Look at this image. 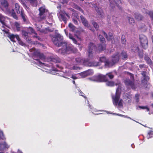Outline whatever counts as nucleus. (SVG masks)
I'll return each instance as SVG.
<instances>
[{
	"instance_id": "obj_14",
	"label": "nucleus",
	"mask_w": 153,
	"mask_h": 153,
	"mask_svg": "<svg viewBox=\"0 0 153 153\" xmlns=\"http://www.w3.org/2000/svg\"><path fill=\"white\" fill-rule=\"evenodd\" d=\"M93 74L92 70H88L81 73L82 78L85 77L87 76L92 75Z\"/></svg>"
},
{
	"instance_id": "obj_53",
	"label": "nucleus",
	"mask_w": 153,
	"mask_h": 153,
	"mask_svg": "<svg viewBox=\"0 0 153 153\" xmlns=\"http://www.w3.org/2000/svg\"><path fill=\"white\" fill-rule=\"evenodd\" d=\"M82 94L83 93H81L80 92V94H79V95H81V96H83L85 98V97H84L83 95H82Z\"/></svg>"
},
{
	"instance_id": "obj_17",
	"label": "nucleus",
	"mask_w": 153,
	"mask_h": 153,
	"mask_svg": "<svg viewBox=\"0 0 153 153\" xmlns=\"http://www.w3.org/2000/svg\"><path fill=\"white\" fill-rule=\"evenodd\" d=\"M80 18L82 20V22L84 26L85 27H87L88 28H89V29H90V28L89 27V24H88L87 21L85 19V18H84L82 16H81Z\"/></svg>"
},
{
	"instance_id": "obj_25",
	"label": "nucleus",
	"mask_w": 153,
	"mask_h": 153,
	"mask_svg": "<svg viewBox=\"0 0 153 153\" xmlns=\"http://www.w3.org/2000/svg\"><path fill=\"white\" fill-rule=\"evenodd\" d=\"M125 84L128 85H130L131 88L133 87L134 83L132 82L131 81L129 80L125 81Z\"/></svg>"
},
{
	"instance_id": "obj_40",
	"label": "nucleus",
	"mask_w": 153,
	"mask_h": 153,
	"mask_svg": "<svg viewBox=\"0 0 153 153\" xmlns=\"http://www.w3.org/2000/svg\"><path fill=\"white\" fill-rule=\"evenodd\" d=\"M106 76H108V77L110 78V79H112L114 77V76L111 73H109L107 74L106 75H105Z\"/></svg>"
},
{
	"instance_id": "obj_50",
	"label": "nucleus",
	"mask_w": 153,
	"mask_h": 153,
	"mask_svg": "<svg viewBox=\"0 0 153 153\" xmlns=\"http://www.w3.org/2000/svg\"><path fill=\"white\" fill-rule=\"evenodd\" d=\"M22 33L25 36H27L28 34V33H27L25 31H23L22 32Z\"/></svg>"
},
{
	"instance_id": "obj_39",
	"label": "nucleus",
	"mask_w": 153,
	"mask_h": 153,
	"mask_svg": "<svg viewBox=\"0 0 153 153\" xmlns=\"http://www.w3.org/2000/svg\"><path fill=\"white\" fill-rule=\"evenodd\" d=\"M15 10L18 13V11H19V5L18 4H15Z\"/></svg>"
},
{
	"instance_id": "obj_21",
	"label": "nucleus",
	"mask_w": 153,
	"mask_h": 153,
	"mask_svg": "<svg viewBox=\"0 0 153 153\" xmlns=\"http://www.w3.org/2000/svg\"><path fill=\"white\" fill-rule=\"evenodd\" d=\"M100 61L101 62H104V65L105 66H109V62L108 60H106L105 57H101L100 59Z\"/></svg>"
},
{
	"instance_id": "obj_58",
	"label": "nucleus",
	"mask_w": 153,
	"mask_h": 153,
	"mask_svg": "<svg viewBox=\"0 0 153 153\" xmlns=\"http://www.w3.org/2000/svg\"><path fill=\"white\" fill-rule=\"evenodd\" d=\"M117 3H120V0H117Z\"/></svg>"
},
{
	"instance_id": "obj_61",
	"label": "nucleus",
	"mask_w": 153,
	"mask_h": 153,
	"mask_svg": "<svg viewBox=\"0 0 153 153\" xmlns=\"http://www.w3.org/2000/svg\"><path fill=\"white\" fill-rule=\"evenodd\" d=\"M65 30V33L66 34V35H67V33L66 32V30Z\"/></svg>"
},
{
	"instance_id": "obj_33",
	"label": "nucleus",
	"mask_w": 153,
	"mask_h": 153,
	"mask_svg": "<svg viewBox=\"0 0 153 153\" xmlns=\"http://www.w3.org/2000/svg\"><path fill=\"white\" fill-rule=\"evenodd\" d=\"M139 108L143 109H146L148 111H149V108L147 106H139Z\"/></svg>"
},
{
	"instance_id": "obj_45",
	"label": "nucleus",
	"mask_w": 153,
	"mask_h": 153,
	"mask_svg": "<svg viewBox=\"0 0 153 153\" xmlns=\"http://www.w3.org/2000/svg\"><path fill=\"white\" fill-rule=\"evenodd\" d=\"M135 17L138 20H141L142 18V16L140 14H138V15L136 16H135Z\"/></svg>"
},
{
	"instance_id": "obj_16",
	"label": "nucleus",
	"mask_w": 153,
	"mask_h": 153,
	"mask_svg": "<svg viewBox=\"0 0 153 153\" xmlns=\"http://www.w3.org/2000/svg\"><path fill=\"white\" fill-rule=\"evenodd\" d=\"M66 67L68 69L71 70H78L80 69V68L78 67L75 66L71 65L70 64H67Z\"/></svg>"
},
{
	"instance_id": "obj_52",
	"label": "nucleus",
	"mask_w": 153,
	"mask_h": 153,
	"mask_svg": "<svg viewBox=\"0 0 153 153\" xmlns=\"http://www.w3.org/2000/svg\"><path fill=\"white\" fill-rule=\"evenodd\" d=\"M65 72H66V73L67 75L68 76H71V74L70 72H69V71L68 72L67 71H66Z\"/></svg>"
},
{
	"instance_id": "obj_56",
	"label": "nucleus",
	"mask_w": 153,
	"mask_h": 153,
	"mask_svg": "<svg viewBox=\"0 0 153 153\" xmlns=\"http://www.w3.org/2000/svg\"><path fill=\"white\" fill-rule=\"evenodd\" d=\"M78 39L80 40L81 41L82 40V39H81V38L77 36V37Z\"/></svg>"
},
{
	"instance_id": "obj_54",
	"label": "nucleus",
	"mask_w": 153,
	"mask_h": 153,
	"mask_svg": "<svg viewBox=\"0 0 153 153\" xmlns=\"http://www.w3.org/2000/svg\"><path fill=\"white\" fill-rule=\"evenodd\" d=\"M130 76L131 77V78L133 79V75L132 74H130Z\"/></svg>"
},
{
	"instance_id": "obj_5",
	"label": "nucleus",
	"mask_w": 153,
	"mask_h": 153,
	"mask_svg": "<svg viewBox=\"0 0 153 153\" xmlns=\"http://www.w3.org/2000/svg\"><path fill=\"white\" fill-rule=\"evenodd\" d=\"M140 39L142 47L145 49L148 46V40L146 37L143 35L141 36Z\"/></svg>"
},
{
	"instance_id": "obj_2",
	"label": "nucleus",
	"mask_w": 153,
	"mask_h": 153,
	"mask_svg": "<svg viewBox=\"0 0 153 153\" xmlns=\"http://www.w3.org/2000/svg\"><path fill=\"white\" fill-rule=\"evenodd\" d=\"M119 87L116 89V94L112 96L113 103L114 105L120 108L123 106V100L120 99V85H119Z\"/></svg>"
},
{
	"instance_id": "obj_41",
	"label": "nucleus",
	"mask_w": 153,
	"mask_h": 153,
	"mask_svg": "<svg viewBox=\"0 0 153 153\" xmlns=\"http://www.w3.org/2000/svg\"><path fill=\"white\" fill-rule=\"evenodd\" d=\"M114 114V115H118V116H121V117H125L127 118L130 119H131V118L130 117H127L126 116H125V115H122V114H114H114Z\"/></svg>"
},
{
	"instance_id": "obj_60",
	"label": "nucleus",
	"mask_w": 153,
	"mask_h": 153,
	"mask_svg": "<svg viewBox=\"0 0 153 153\" xmlns=\"http://www.w3.org/2000/svg\"><path fill=\"white\" fill-rule=\"evenodd\" d=\"M139 66H140V68H142V66H142V65H139Z\"/></svg>"
},
{
	"instance_id": "obj_63",
	"label": "nucleus",
	"mask_w": 153,
	"mask_h": 153,
	"mask_svg": "<svg viewBox=\"0 0 153 153\" xmlns=\"http://www.w3.org/2000/svg\"><path fill=\"white\" fill-rule=\"evenodd\" d=\"M73 83L74 84H75V82L74 81H73Z\"/></svg>"
},
{
	"instance_id": "obj_29",
	"label": "nucleus",
	"mask_w": 153,
	"mask_h": 153,
	"mask_svg": "<svg viewBox=\"0 0 153 153\" xmlns=\"http://www.w3.org/2000/svg\"><path fill=\"white\" fill-rule=\"evenodd\" d=\"M69 38L70 39H71L73 42L75 44H76L77 41L74 38L73 36L71 34L69 33L68 36Z\"/></svg>"
},
{
	"instance_id": "obj_55",
	"label": "nucleus",
	"mask_w": 153,
	"mask_h": 153,
	"mask_svg": "<svg viewBox=\"0 0 153 153\" xmlns=\"http://www.w3.org/2000/svg\"><path fill=\"white\" fill-rule=\"evenodd\" d=\"M78 45H79V48L80 49H81L82 48V46L81 45H80L79 44H78Z\"/></svg>"
},
{
	"instance_id": "obj_12",
	"label": "nucleus",
	"mask_w": 153,
	"mask_h": 153,
	"mask_svg": "<svg viewBox=\"0 0 153 153\" xmlns=\"http://www.w3.org/2000/svg\"><path fill=\"white\" fill-rule=\"evenodd\" d=\"M8 37L10 39V40L13 42H16L17 40L18 42L19 41V37L18 35L12 34L9 35Z\"/></svg>"
},
{
	"instance_id": "obj_7",
	"label": "nucleus",
	"mask_w": 153,
	"mask_h": 153,
	"mask_svg": "<svg viewBox=\"0 0 153 153\" xmlns=\"http://www.w3.org/2000/svg\"><path fill=\"white\" fill-rule=\"evenodd\" d=\"M66 16L69 18L68 15L64 11H60L59 13V15H58L59 18L60 19H62L65 23H66Z\"/></svg>"
},
{
	"instance_id": "obj_46",
	"label": "nucleus",
	"mask_w": 153,
	"mask_h": 153,
	"mask_svg": "<svg viewBox=\"0 0 153 153\" xmlns=\"http://www.w3.org/2000/svg\"><path fill=\"white\" fill-rule=\"evenodd\" d=\"M59 1L63 4H66L68 2V1L67 0H59Z\"/></svg>"
},
{
	"instance_id": "obj_34",
	"label": "nucleus",
	"mask_w": 153,
	"mask_h": 153,
	"mask_svg": "<svg viewBox=\"0 0 153 153\" xmlns=\"http://www.w3.org/2000/svg\"><path fill=\"white\" fill-rule=\"evenodd\" d=\"M21 15L23 21L25 22L26 20V17L24 13H23V12L22 10L21 11Z\"/></svg>"
},
{
	"instance_id": "obj_4",
	"label": "nucleus",
	"mask_w": 153,
	"mask_h": 153,
	"mask_svg": "<svg viewBox=\"0 0 153 153\" xmlns=\"http://www.w3.org/2000/svg\"><path fill=\"white\" fill-rule=\"evenodd\" d=\"M91 80L96 82H105L107 81L106 76L100 74L90 78Z\"/></svg>"
},
{
	"instance_id": "obj_44",
	"label": "nucleus",
	"mask_w": 153,
	"mask_h": 153,
	"mask_svg": "<svg viewBox=\"0 0 153 153\" xmlns=\"http://www.w3.org/2000/svg\"><path fill=\"white\" fill-rule=\"evenodd\" d=\"M4 138V135L2 132L0 130V139L3 140Z\"/></svg>"
},
{
	"instance_id": "obj_6",
	"label": "nucleus",
	"mask_w": 153,
	"mask_h": 153,
	"mask_svg": "<svg viewBox=\"0 0 153 153\" xmlns=\"http://www.w3.org/2000/svg\"><path fill=\"white\" fill-rule=\"evenodd\" d=\"M95 48L94 44L92 43H90L88 46V55L89 58H91L92 56V51Z\"/></svg>"
},
{
	"instance_id": "obj_24",
	"label": "nucleus",
	"mask_w": 153,
	"mask_h": 153,
	"mask_svg": "<svg viewBox=\"0 0 153 153\" xmlns=\"http://www.w3.org/2000/svg\"><path fill=\"white\" fill-rule=\"evenodd\" d=\"M39 10L40 12L39 15L41 16L43 15L45 11V7H42L39 9Z\"/></svg>"
},
{
	"instance_id": "obj_27",
	"label": "nucleus",
	"mask_w": 153,
	"mask_h": 153,
	"mask_svg": "<svg viewBox=\"0 0 153 153\" xmlns=\"http://www.w3.org/2000/svg\"><path fill=\"white\" fill-rule=\"evenodd\" d=\"M153 137V132L152 131H149L146 137L148 139Z\"/></svg>"
},
{
	"instance_id": "obj_51",
	"label": "nucleus",
	"mask_w": 153,
	"mask_h": 153,
	"mask_svg": "<svg viewBox=\"0 0 153 153\" xmlns=\"http://www.w3.org/2000/svg\"><path fill=\"white\" fill-rule=\"evenodd\" d=\"M123 37H122V42L123 44H125L126 43V40L125 39H123Z\"/></svg>"
},
{
	"instance_id": "obj_18",
	"label": "nucleus",
	"mask_w": 153,
	"mask_h": 153,
	"mask_svg": "<svg viewBox=\"0 0 153 153\" xmlns=\"http://www.w3.org/2000/svg\"><path fill=\"white\" fill-rule=\"evenodd\" d=\"M73 21L74 23L76 25L78 24L77 19H78V16L77 13H73Z\"/></svg>"
},
{
	"instance_id": "obj_9",
	"label": "nucleus",
	"mask_w": 153,
	"mask_h": 153,
	"mask_svg": "<svg viewBox=\"0 0 153 153\" xmlns=\"http://www.w3.org/2000/svg\"><path fill=\"white\" fill-rule=\"evenodd\" d=\"M9 19L7 17H5L0 14V22L4 26L7 27V22Z\"/></svg>"
},
{
	"instance_id": "obj_37",
	"label": "nucleus",
	"mask_w": 153,
	"mask_h": 153,
	"mask_svg": "<svg viewBox=\"0 0 153 153\" xmlns=\"http://www.w3.org/2000/svg\"><path fill=\"white\" fill-rule=\"evenodd\" d=\"M69 27L71 29V30L72 31H74L75 29V27L71 23H70L68 25Z\"/></svg>"
},
{
	"instance_id": "obj_31",
	"label": "nucleus",
	"mask_w": 153,
	"mask_h": 153,
	"mask_svg": "<svg viewBox=\"0 0 153 153\" xmlns=\"http://www.w3.org/2000/svg\"><path fill=\"white\" fill-rule=\"evenodd\" d=\"M28 30L30 33V32L31 33H34L35 34V35L34 36V37L36 38H38V37L37 36V34H36L34 30L31 27H30L28 29Z\"/></svg>"
},
{
	"instance_id": "obj_32",
	"label": "nucleus",
	"mask_w": 153,
	"mask_h": 153,
	"mask_svg": "<svg viewBox=\"0 0 153 153\" xmlns=\"http://www.w3.org/2000/svg\"><path fill=\"white\" fill-rule=\"evenodd\" d=\"M33 6H36L37 5L36 0H29Z\"/></svg>"
},
{
	"instance_id": "obj_11",
	"label": "nucleus",
	"mask_w": 153,
	"mask_h": 153,
	"mask_svg": "<svg viewBox=\"0 0 153 153\" xmlns=\"http://www.w3.org/2000/svg\"><path fill=\"white\" fill-rule=\"evenodd\" d=\"M37 63L38 65L43 68L45 70H48L50 71H51V69L49 67V65H48L47 64L42 63L39 61H37Z\"/></svg>"
},
{
	"instance_id": "obj_57",
	"label": "nucleus",
	"mask_w": 153,
	"mask_h": 153,
	"mask_svg": "<svg viewBox=\"0 0 153 153\" xmlns=\"http://www.w3.org/2000/svg\"><path fill=\"white\" fill-rule=\"evenodd\" d=\"M2 30L4 31L6 33H7V31H6L4 29H2Z\"/></svg>"
},
{
	"instance_id": "obj_26",
	"label": "nucleus",
	"mask_w": 153,
	"mask_h": 153,
	"mask_svg": "<svg viewBox=\"0 0 153 153\" xmlns=\"http://www.w3.org/2000/svg\"><path fill=\"white\" fill-rule=\"evenodd\" d=\"M49 67H50V68L51 69V71H49L48 70H46H46H43V71H45L47 72H51V74H53V73H52V71H58V69H56V68H53V66L52 65H51V64L50 65H49Z\"/></svg>"
},
{
	"instance_id": "obj_23",
	"label": "nucleus",
	"mask_w": 153,
	"mask_h": 153,
	"mask_svg": "<svg viewBox=\"0 0 153 153\" xmlns=\"http://www.w3.org/2000/svg\"><path fill=\"white\" fill-rule=\"evenodd\" d=\"M96 10L97 12V13L99 15L101 16L103 15V13H102V10L100 8H99L98 7L96 6L94 7Z\"/></svg>"
},
{
	"instance_id": "obj_59",
	"label": "nucleus",
	"mask_w": 153,
	"mask_h": 153,
	"mask_svg": "<svg viewBox=\"0 0 153 153\" xmlns=\"http://www.w3.org/2000/svg\"><path fill=\"white\" fill-rule=\"evenodd\" d=\"M131 146L133 148H134V146H133L134 145L133 144H132L131 145Z\"/></svg>"
},
{
	"instance_id": "obj_48",
	"label": "nucleus",
	"mask_w": 153,
	"mask_h": 153,
	"mask_svg": "<svg viewBox=\"0 0 153 153\" xmlns=\"http://www.w3.org/2000/svg\"><path fill=\"white\" fill-rule=\"evenodd\" d=\"M12 16L15 19H18V17L16 16V15L15 13H12Z\"/></svg>"
},
{
	"instance_id": "obj_10",
	"label": "nucleus",
	"mask_w": 153,
	"mask_h": 153,
	"mask_svg": "<svg viewBox=\"0 0 153 153\" xmlns=\"http://www.w3.org/2000/svg\"><path fill=\"white\" fill-rule=\"evenodd\" d=\"M1 3L2 7H4V11L7 12H9V10L8 9V4L6 0H1Z\"/></svg>"
},
{
	"instance_id": "obj_64",
	"label": "nucleus",
	"mask_w": 153,
	"mask_h": 153,
	"mask_svg": "<svg viewBox=\"0 0 153 153\" xmlns=\"http://www.w3.org/2000/svg\"><path fill=\"white\" fill-rule=\"evenodd\" d=\"M95 114H100L99 113H95Z\"/></svg>"
},
{
	"instance_id": "obj_20",
	"label": "nucleus",
	"mask_w": 153,
	"mask_h": 153,
	"mask_svg": "<svg viewBox=\"0 0 153 153\" xmlns=\"http://www.w3.org/2000/svg\"><path fill=\"white\" fill-rule=\"evenodd\" d=\"M119 59V55L118 53H117L116 55L113 56L112 57V61L114 63L117 62Z\"/></svg>"
},
{
	"instance_id": "obj_30",
	"label": "nucleus",
	"mask_w": 153,
	"mask_h": 153,
	"mask_svg": "<svg viewBox=\"0 0 153 153\" xmlns=\"http://www.w3.org/2000/svg\"><path fill=\"white\" fill-rule=\"evenodd\" d=\"M72 6L74 8L78 10L81 11L82 13H83V12L82 10L79 7L75 4H72Z\"/></svg>"
},
{
	"instance_id": "obj_22",
	"label": "nucleus",
	"mask_w": 153,
	"mask_h": 153,
	"mask_svg": "<svg viewBox=\"0 0 153 153\" xmlns=\"http://www.w3.org/2000/svg\"><path fill=\"white\" fill-rule=\"evenodd\" d=\"M71 78L73 79H75L78 78H82V74H81V73L76 75H72Z\"/></svg>"
},
{
	"instance_id": "obj_49",
	"label": "nucleus",
	"mask_w": 153,
	"mask_h": 153,
	"mask_svg": "<svg viewBox=\"0 0 153 153\" xmlns=\"http://www.w3.org/2000/svg\"><path fill=\"white\" fill-rule=\"evenodd\" d=\"M15 26H16V28H17L18 30L19 28V25L18 23L17 22H15Z\"/></svg>"
},
{
	"instance_id": "obj_8",
	"label": "nucleus",
	"mask_w": 153,
	"mask_h": 153,
	"mask_svg": "<svg viewBox=\"0 0 153 153\" xmlns=\"http://www.w3.org/2000/svg\"><path fill=\"white\" fill-rule=\"evenodd\" d=\"M99 37L100 41L102 43V44L99 46L98 49H99L100 51H102L105 49V45L103 44L105 42V39L101 35H100Z\"/></svg>"
},
{
	"instance_id": "obj_36",
	"label": "nucleus",
	"mask_w": 153,
	"mask_h": 153,
	"mask_svg": "<svg viewBox=\"0 0 153 153\" xmlns=\"http://www.w3.org/2000/svg\"><path fill=\"white\" fill-rule=\"evenodd\" d=\"M128 21L129 23L132 24H133L135 22V21L134 19L131 17H128Z\"/></svg>"
},
{
	"instance_id": "obj_35",
	"label": "nucleus",
	"mask_w": 153,
	"mask_h": 153,
	"mask_svg": "<svg viewBox=\"0 0 153 153\" xmlns=\"http://www.w3.org/2000/svg\"><path fill=\"white\" fill-rule=\"evenodd\" d=\"M127 95H128L126 96V97L125 96L124 97V98H125V99H128L127 102L128 103H129L131 101V96L129 94H127Z\"/></svg>"
},
{
	"instance_id": "obj_28",
	"label": "nucleus",
	"mask_w": 153,
	"mask_h": 153,
	"mask_svg": "<svg viewBox=\"0 0 153 153\" xmlns=\"http://www.w3.org/2000/svg\"><path fill=\"white\" fill-rule=\"evenodd\" d=\"M106 82V85L108 86H112L114 85V83L113 82L108 81L107 80Z\"/></svg>"
},
{
	"instance_id": "obj_3",
	"label": "nucleus",
	"mask_w": 153,
	"mask_h": 153,
	"mask_svg": "<svg viewBox=\"0 0 153 153\" xmlns=\"http://www.w3.org/2000/svg\"><path fill=\"white\" fill-rule=\"evenodd\" d=\"M76 61L77 64L83 63L84 65L89 66H97L100 65L99 63L96 62H89L87 60H84L79 57L76 58Z\"/></svg>"
},
{
	"instance_id": "obj_38",
	"label": "nucleus",
	"mask_w": 153,
	"mask_h": 153,
	"mask_svg": "<svg viewBox=\"0 0 153 153\" xmlns=\"http://www.w3.org/2000/svg\"><path fill=\"white\" fill-rule=\"evenodd\" d=\"M33 49L35 50L34 52L33 53V54L34 55L39 56L40 55V53L38 51H36L35 48H33Z\"/></svg>"
},
{
	"instance_id": "obj_15",
	"label": "nucleus",
	"mask_w": 153,
	"mask_h": 153,
	"mask_svg": "<svg viewBox=\"0 0 153 153\" xmlns=\"http://www.w3.org/2000/svg\"><path fill=\"white\" fill-rule=\"evenodd\" d=\"M142 74L143 77V79L142 80V83L144 84L146 83L147 81L149 79V78L146 75V72H143L142 73Z\"/></svg>"
},
{
	"instance_id": "obj_13",
	"label": "nucleus",
	"mask_w": 153,
	"mask_h": 153,
	"mask_svg": "<svg viewBox=\"0 0 153 153\" xmlns=\"http://www.w3.org/2000/svg\"><path fill=\"white\" fill-rule=\"evenodd\" d=\"M102 34L104 35L105 36L106 38L109 41L111 40V42L112 43H114V40H113V34L112 33H109V36H108L105 32L103 31H102Z\"/></svg>"
},
{
	"instance_id": "obj_19",
	"label": "nucleus",
	"mask_w": 153,
	"mask_h": 153,
	"mask_svg": "<svg viewBox=\"0 0 153 153\" xmlns=\"http://www.w3.org/2000/svg\"><path fill=\"white\" fill-rule=\"evenodd\" d=\"M9 147V146L4 142L0 143V150H3L5 148H8Z\"/></svg>"
},
{
	"instance_id": "obj_43",
	"label": "nucleus",
	"mask_w": 153,
	"mask_h": 153,
	"mask_svg": "<svg viewBox=\"0 0 153 153\" xmlns=\"http://www.w3.org/2000/svg\"><path fill=\"white\" fill-rule=\"evenodd\" d=\"M121 55L122 56L123 59L126 58L127 57V55L126 52H123L121 54Z\"/></svg>"
},
{
	"instance_id": "obj_47",
	"label": "nucleus",
	"mask_w": 153,
	"mask_h": 153,
	"mask_svg": "<svg viewBox=\"0 0 153 153\" xmlns=\"http://www.w3.org/2000/svg\"><path fill=\"white\" fill-rule=\"evenodd\" d=\"M139 95L138 94H136L135 96V99L137 102L139 101Z\"/></svg>"
},
{
	"instance_id": "obj_42",
	"label": "nucleus",
	"mask_w": 153,
	"mask_h": 153,
	"mask_svg": "<svg viewBox=\"0 0 153 153\" xmlns=\"http://www.w3.org/2000/svg\"><path fill=\"white\" fill-rule=\"evenodd\" d=\"M92 24L94 25V27L95 28V29H97L99 27V26L98 25V24L95 22H93L92 23Z\"/></svg>"
},
{
	"instance_id": "obj_62",
	"label": "nucleus",
	"mask_w": 153,
	"mask_h": 153,
	"mask_svg": "<svg viewBox=\"0 0 153 153\" xmlns=\"http://www.w3.org/2000/svg\"><path fill=\"white\" fill-rule=\"evenodd\" d=\"M19 44H20V45H22V43H21V42H20V43H19Z\"/></svg>"
},
{
	"instance_id": "obj_1",
	"label": "nucleus",
	"mask_w": 153,
	"mask_h": 153,
	"mask_svg": "<svg viewBox=\"0 0 153 153\" xmlns=\"http://www.w3.org/2000/svg\"><path fill=\"white\" fill-rule=\"evenodd\" d=\"M62 39L63 37L58 33H57L56 36L52 38V41L55 45L58 46H62V48L59 50V53L63 54H68L72 50V46L63 42L62 41Z\"/></svg>"
}]
</instances>
